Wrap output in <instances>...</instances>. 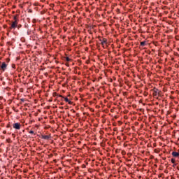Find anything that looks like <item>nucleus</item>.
<instances>
[{
  "label": "nucleus",
  "instance_id": "20e7f679",
  "mask_svg": "<svg viewBox=\"0 0 179 179\" xmlns=\"http://www.w3.org/2000/svg\"><path fill=\"white\" fill-rule=\"evenodd\" d=\"M13 22H12L11 23V27H10V29L12 30V29H15V27H17V26L19 25L18 24V15H15L13 16Z\"/></svg>",
  "mask_w": 179,
  "mask_h": 179
},
{
  "label": "nucleus",
  "instance_id": "9b49d317",
  "mask_svg": "<svg viewBox=\"0 0 179 179\" xmlns=\"http://www.w3.org/2000/svg\"><path fill=\"white\" fill-rule=\"evenodd\" d=\"M64 59H65V61L67 62H72V61H73V59H71V58L69 57H64Z\"/></svg>",
  "mask_w": 179,
  "mask_h": 179
},
{
  "label": "nucleus",
  "instance_id": "4468645a",
  "mask_svg": "<svg viewBox=\"0 0 179 179\" xmlns=\"http://www.w3.org/2000/svg\"><path fill=\"white\" fill-rule=\"evenodd\" d=\"M12 110H13L14 113H19V109H17L15 107L12 108Z\"/></svg>",
  "mask_w": 179,
  "mask_h": 179
},
{
  "label": "nucleus",
  "instance_id": "2eb2a0df",
  "mask_svg": "<svg viewBox=\"0 0 179 179\" xmlns=\"http://www.w3.org/2000/svg\"><path fill=\"white\" fill-rule=\"evenodd\" d=\"M24 101H25V99H20V102H19V104L22 105V103H24Z\"/></svg>",
  "mask_w": 179,
  "mask_h": 179
},
{
  "label": "nucleus",
  "instance_id": "58836bf2",
  "mask_svg": "<svg viewBox=\"0 0 179 179\" xmlns=\"http://www.w3.org/2000/svg\"><path fill=\"white\" fill-rule=\"evenodd\" d=\"M87 179H90V178H87Z\"/></svg>",
  "mask_w": 179,
  "mask_h": 179
},
{
  "label": "nucleus",
  "instance_id": "c756f323",
  "mask_svg": "<svg viewBox=\"0 0 179 179\" xmlns=\"http://www.w3.org/2000/svg\"><path fill=\"white\" fill-rule=\"evenodd\" d=\"M6 27V25H3V29H5Z\"/></svg>",
  "mask_w": 179,
  "mask_h": 179
},
{
  "label": "nucleus",
  "instance_id": "1a4fd4ad",
  "mask_svg": "<svg viewBox=\"0 0 179 179\" xmlns=\"http://www.w3.org/2000/svg\"><path fill=\"white\" fill-rule=\"evenodd\" d=\"M172 157L174 158H179V152H172Z\"/></svg>",
  "mask_w": 179,
  "mask_h": 179
},
{
  "label": "nucleus",
  "instance_id": "4be33fe9",
  "mask_svg": "<svg viewBox=\"0 0 179 179\" xmlns=\"http://www.w3.org/2000/svg\"><path fill=\"white\" fill-rule=\"evenodd\" d=\"M167 178L169 179H176L174 177H173L172 176H169Z\"/></svg>",
  "mask_w": 179,
  "mask_h": 179
},
{
  "label": "nucleus",
  "instance_id": "6ab92c4d",
  "mask_svg": "<svg viewBox=\"0 0 179 179\" xmlns=\"http://www.w3.org/2000/svg\"><path fill=\"white\" fill-rule=\"evenodd\" d=\"M36 22H37V20H36V19L32 20V23L33 24H36Z\"/></svg>",
  "mask_w": 179,
  "mask_h": 179
},
{
  "label": "nucleus",
  "instance_id": "aec40b11",
  "mask_svg": "<svg viewBox=\"0 0 179 179\" xmlns=\"http://www.w3.org/2000/svg\"><path fill=\"white\" fill-rule=\"evenodd\" d=\"M6 142L8 143H11V139L10 138H7Z\"/></svg>",
  "mask_w": 179,
  "mask_h": 179
},
{
  "label": "nucleus",
  "instance_id": "b1692460",
  "mask_svg": "<svg viewBox=\"0 0 179 179\" xmlns=\"http://www.w3.org/2000/svg\"><path fill=\"white\" fill-rule=\"evenodd\" d=\"M8 134V132L6 131V130H3V134L5 135V134Z\"/></svg>",
  "mask_w": 179,
  "mask_h": 179
},
{
  "label": "nucleus",
  "instance_id": "4c0bfd02",
  "mask_svg": "<svg viewBox=\"0 0 179 179\" xmlns=\"http://www.w3.org/2000/svg\"><path fill=\"white\" fill-rule=\"evenodd\" d=\"M12 136H15V134H12Z\"/></svg>",
  "mask_w": 179,
  "mask_h": 179
},
{
  "label": "nucleus",
  "instance_id": "412c9836",
  "mask_svg": "<svg viewBox=\"0 0 179 179\" xmlns=\"http://www.w3.org/2000/svg\"><path fill=\"white\" fill-rule=\"evenodd\" d=\"M11 67H12V69H15V64H12Z\"/></svg>",
  "mask_w": 179,
  "mask_h": 179
},
{
  "label": "nucleus",
  "instance_id": "ddd939ff",
  "mask_svg": "<svg viewBox=\"0 0 179 179\" xmlns=\"http://www.w3.org/2000/svg\"><path fill=\"white\" fill-rule=\"evenodd\" d=\"M171 162H172V164H177V161H176L175 158L171 159Z\"/></svg>",
  "mask_w": 179,
  "mask_h": 179
},
{
  "label": "nucleus",
  "instance_id": "f257e3e1",
  "mask_svg": "<svg viewBox=\"0 0 179 179\" xmlns=\"http://www.w3.org/2000/svg\"><path fill=\"white\" fill-rule=\"evenodd\" d=\"M18 29L19 31H20V33L22 34L27 33V35H30L29 33V25L27 24H25L24 25H22V24H19V25H17L15 27V29Z\"/></svg>",
  "mask_w": 179,
  "mask_h": 179
},
{
  "label": "nucleus",
  "instance_id": "f8f14e48",
  "mask_svg": "<svg viewBox=\"0 0 179 179\" xmlns=\"http://www.w3.org/2000/svg\"><path fill=\"white\" fill-rule=\"evenodd\" d=\"M12 125H11V122H8L6 124V129H9L10 130H12Z\"/></svg>",
  "mask_w": 179,
  "mask_h": 179
},
{
  "label": "nucleus",
  "instance_id": "7c9ffc66",
  "mask_svg": "<svg viewBox=\"0 0 179 179\" xmlns=\"http://www.w3.org/2000/svg\"><path fill=\"white\" fill-rule=\"evenodd\" d=\"M3 125H4L3 124H1V127H3Z\"/></svg>",
  "mask_w": 179,
  "mask_h": 179
},
{
  "label": "nucleus",
  "instance_id": "f3484780",
  "mask_svg": "<svg viewBox=\"0 0 179 179\" xmlns=\"http://www.w3.org/2000/svg\"><path fill=\"white\" fill-rule=\"evenodd\" d=\"M121 155H122V156H125V155H126L125 150L121 151Z\"/></svg>",
  "mask_w": 179,
  "mask_h": 179
},
{
  "label": "nucleus",
  "instance_id": "2f4dec72",
  "mask_svg": "<svg viewBox=\"0 0 179 179\" xmlns=\"http://www.w3.org/2000/svg\"><path fill=\"white\" fill-rule=\"evenodd\" d=\"M7 134L10 135V134H11V133H7Z\"/></svg>",
  "mask_w": 179,
  "mask_h": 179
},
{
  "label": "nucleus",
  "instance_id": "7ed1b4c3",
  "mask_svg": "<svg viewBox=\"0 0 179 179\" xmlns=\"http://www.w3.org/2000/svg\"><path fill=\"white\" fill-rule=\"evenodd\" d=\"M98 39H99L100 45H101L102 48L107 49V48H108V42L107 41L106 38L99 36Z\"/></svg>",
  "mask_w": 179,
  "mask_h": 179
},
{
  "label": "nucleus",
  "instance_id": "6e6552de",
  "mask_svg": "<svg viewBox=\"0 0 179 179\" xmlns=\"http://www.w3.org/2000/svg\"><path fill=\"white\" fill-rule=\"evenodd\" d=\"M41 138L45 141H50L51 139V134L48 135H41Z\"/></svg>",
  "mask_w": 179,
  "mask_h": 179
},
{
  "label": "nucleus",
  "instance_id": "cd10ccee",
  "mask_svg": "<svg viewBox=\"0 0 179 179\" xmlns=\"http://www.w3.org/2000/svg\"><path fill=\"white\" fill-rule=\"evenodd\" d=\"M85 167H86V166H85L84 164H83L82 168H83V169H85Z\"/></svg>",
  "mask_w": 179,
  "mask_h": 179
},
{
  "label": "nucleus",
  "instance_id": "e433bc0d",
  "mask_svg": "<svg viewBox=\"0 0 179 179\" xmlns=\"http://www.w3.org/2000/svg\"><path fill=\"white\" fill-rule=\"evenodd\" d=\"M13 8H15V6H13Z\"/></svg>",
  "mask_w": 179,
  "mask_h": 179
},
{
  "label": "nucleus",
  "instance_id": "5701e85b",
  "mask_svg": "<svg viewBox=\"0 0 179 179\" xmlns=\"http://www.w3.org/2000/svg\"><path fill=\"white\" fill-rule=\"evenodd\" d=\"M148 95V92H143V96H147Z\"/></svg>",
  "mask_w": 179,
  "mask_h": 179
},
{
  "label": "nucleus",
  "instance_id": "473e14b6",
  "mask_svg": "<svg viewBox=\"0 0 179 179\" xmlns=\"http://www.w3.org/2000/svg\"><path fill=\"white\" fill-rule=\"evenodd\" d=\"M154 152H157V150H154Z\"/></svg>",
  "mask_w": 179,
  "mask_h": 179
},
{
  "label": "nucleus",
  "instance_id": "bb28decb",
  "mask_svg": "<svg viewBox=\"0 0 179 179\" xmlns=\"http://www.w3.org/2000/svg\"><path fill=\"white\" fill-rule=\"evenodd\" d=\"M163 102H164L165 104H167V100H164Z\"/></svg>",
  "mask_w": 179,
  "mask_h": 179
},
{
  "label": "nucleus",
  "instance_id": "a211bd4d",
  "mask_svg": "<svg viewBox=\"0 0 179 179\" xmlns=\"http://www.w3.org/2000/svg\"><path fill=\"white\" fill-rule=\"evenodd\" d=\"M164 176V173H160L158 175V178H163Z\"/></svg>",
  "mask_w": 179,
  "mask_h": 179
},
{
  "label": "nucleus",
  "instance_id": "393cba45",
  "mask_svg": "<svg viewBox=\"0 0 179 179\" xmlns=\"http://www.w3.org/2000/svg\"><path fill=\"white\" fill-rule=\"evenodd\" d=\"M172 167H176L177 166V163L172 164Z\"/></svg>",
  "mask_w": 179,
  "mask_h": 179
},
{
  "label": "nucleus",
  "instance_id": "c85d7f7f",
  "mask_svg": "<svg viewBox=\"0 0 179 179\" xmlns=\"http://www.w3.org/2000/svg\"><path fill=\"white\" fill-rule=\"evenodd\" d=\"M66 66H69V63H66Z\"/></svg>",
  "mask_w": 179,
  "mask_h": 179
},
{
  "label": "nucleus",
  "instance_id": "c9c22d12",
  "mask_svg": "<svg viewBox=\"0 0 179 179\" xmlns=\"http://www.w3.org/2000/svg\"><path fill=\"white\" fill-rule=\"evenodd\" d=\"M36 127H38V125H36Z\"/></svg>",
  "mask_w": 179,
  "mask_h": 179
},
{
  "label": "nucleus",
  "instance_id": "0eeeda50",
  "mask_svg": "<svg viewBox=\"0 0 179 179\" xmlns=\"http://www.w3.org/2000/svg\"><path fill=\"white\" fill-rule=\"evenodd\" d=\"M8 67V64L6 63L3 62L1 63V65H0V71H5L6 70V68Z\"/></svg>",
  "mask_w": 179,
  "mask_h": 179
},
{
  "label": "nucleus",
  "instance_id": "72a5a7b5",
  "mask_svg": "<svg viewBox=\"0 0 179 179\" xmlns=\"http://www.w3.org/2000/svg\"><path fill=\"white\" fill-rule=\"evenodd\" d=\"M176 169L179 170V167H176Z\"/></svg>",
  "mask_w": 179,
  "mask_h": 179
},
{
  "label": "nucleus",
  "instance_id": "a878e982",
  "mask_svg": "<svg viewBox=\"0 0 179 179\" xmlns=\"http://www.w3.org/2000/svg\"><path fill=\"white\" fill-rule=\"evenodd\" d=\"M6 62H7V63L10 62V59H9V58H7V59H6Z\"/></svg>",
  "mask_w": 179,
  "mask_h": 179
},
{
  "label": "nucleus",
  "instance_id": "423d86ee",
  "mask_svg": "<svg viewBox=\"0 0 179 179\" xmlns=\"http://www.w3.org/2000/svg\"><path fill=\"white\" fill-rule=\"evenodd\" d=\"M12 127L15 130H20V128H22V124L19 122L14 123L13 124H12Z\"/></svg>",
  "mask_w": 179,
  "mask_h": 179
},
{
  "label": "nucleus",
  "instance_id": "f704fd0d",
  "mask_svg": "<svg viewBox=\"0 0 179 179\" xmlns=\"http://www.w3.org/2000/svg\"><path fill=\"white\" fill-rule=\"evenodd\" d=\"M34 122V120H31V122Z\"/></svg>",
  "mask_w": 179,
  "mask_h": 179
},
{
  "label": "nucleus",
  "instance_id": "39448f33",
  "mask_svg": "<svg viewBox=\"0 0 179 179\" xmlns=\"http://www.w3.org/2000/svg\"><path fill=\"white\" fill-rule=\"evenodd\" d=\"M53 94L55 96H57V97L62 98V99H64V101H65L66 103H67L70 105L73 104V101H71V100L69 99V98H67V97H64L63 95H60L59 94H57V92L53 93Z\"/></svg>",
  "mask_w": 179,
  "mask_h": 179
},
{
  "label": "nucleus",
  "instance_id": "f03ea898",
  "mask_svg": "<svg viewBox=\"0 0 179 179\" xmlns=\"http://www.w3.org/2000/svg\"><path fill=\"white\" fill-rule=\"evenodd\" d=\"M150 94L153 96L154 99H158L162 96V92L158 88L154 87L150 90Z\"/></svg>",
  "mask_w": 179,
  "mask_h": 179
},
{
  "label": "nucleus",
  "instance_id": "9d476101",
  "mask_svg": "<svg viewBox=\"0 0 179 179\" xmlns=\"http://www.w3.org/2000/svg\"><path fill=\"white\" fill-rule=\"evenodd\" d=\"M148 45V41H143V42H140V47H145Z\"/></svg>",
  "mask_w": 179,
  "mask_h": 179
},
{
  "label": "nucleus",
  "instance_id": "dca6fc26",
  "mask_svg": "<svg viewBox=\"0 0 179 179\" xmlns=\"http://www.w3.org/2000/svg\"><path fill=\"white\" fill-rule=\"evenodd\" d=\"M29 134L36 135V133H34V131L33 130H29Z\"/></svg>",
  "mask_w": 179,
  "mask_h": 179
}]
</instances>
